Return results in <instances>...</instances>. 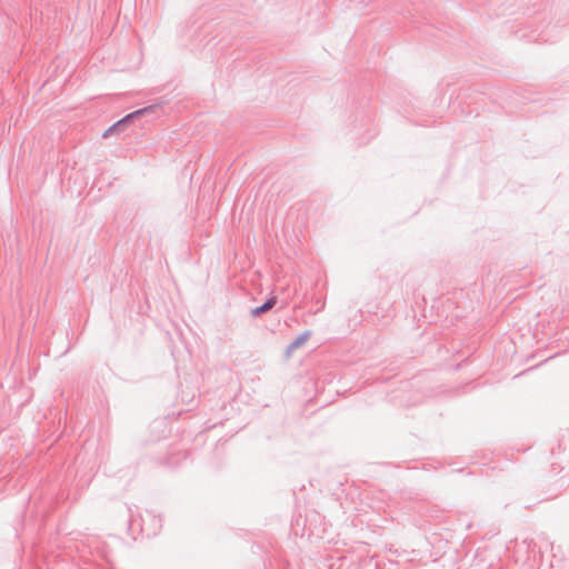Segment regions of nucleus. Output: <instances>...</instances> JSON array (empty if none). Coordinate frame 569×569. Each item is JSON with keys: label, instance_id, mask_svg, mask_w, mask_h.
Listing matches in <instances>:
<instances>
[{"label": "nucleus", "instance_id": "1", "mask_svg": "<svg viewBox=\"0 0 569 569\" xmlns=\"http://www.w3.org/2000/svg\"><path fill=\"white\" fill-rule=\"evenodd\" d=\"M160 106H161L160 103L147 106L144 108L138 109V110L124 116L121 120L126 126H128L134 119H138V118L142 117L143 114H149V113L154 112L158 108H160Z\"/></svg>", "mask_w": 569, "mask_h": 569}, {"label": "nucleus", "instance_id": "2", "mask_svg": "<svg viewBox=\"0 0 569 569\" xmlns=\"http://www.w3.org/2000/svg\"><path fill=\"white\" fill-rule=\"evenodd\" d=\"M310 336L311 331L306 330L302 333H300L293 341H291L286 349L287 357H290L296 349L301 347L310 338Z\"/></svg>", "mask_w": 569, "mask_h": 569}, {"label": "nucleus", "instance_id": "3", "mask_svg": "<svg viewBox=\"0 0 569 569\" xmlns=\"http://www.w3.org/2000/svg\"><path fill=\"white\" fill-rule=\"evenodd\" d=\"M277 303L276 297L268 298L261 306L251 309L250 315L253 318L260 317L261 315L270 311Z\"/></svg>", "mask_w": 569, "mask_h": 569}, {"label": "nucleus", "instance_id": "4", "mask_svg": "<svg viewBox=\"0 0 569 569\" xmlns=\"http://www.w3.org/2000/svg\"><path fill=\"white\" fill-rule=\"evenodd\" d=\"M127 126L122 122L120 119L116 123H113L111 127H109L104 133L102 134L103 138H108L112 136L113 133L120 134L121 132H124Z\"/></svg>", "mask_w": 569, "mask_h": 569}, {"label": "nucleus", "instance_id": "5", "mask_svg": "<svg viewBox=\"0 0 569 569\" xmlns=\"http://www.w3.org/2000/svg\"><path fill=\"white\" fill-rule=\"evenodd\" d=\"M141 530H144L146 519L143 517H141Z\"/></svg>", "mask_w": 569, "mask_h": 569}]
</instances>
